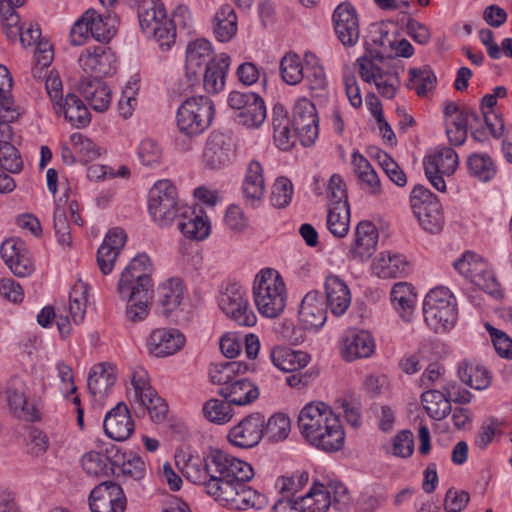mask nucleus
<instances>
[{"mask_svg":"<svg viewBox=\"0 0 512 512\" xmlns=\"http://www.w3.org/2000/svg\"><path fill=\"white\" fill-rule=\"evenodd\" d=\"M310 90H322L326 85V75L318 58L312 53L305 54V73Z\"/></svg>","mask_w":512,"mask_h":512,"instance_id":"57","label":"nucleus"},{"mask_svg":"<svg viewBox=\"0 0 512 512\" xmlns=\"http://www.w3.org/2000/svg\"><path fill=\"white\" fill-rule=\"evenodd\" d=\"M290 119L282 106H275L272 115L273 138L276 146L287 151L295 143L297 132L290 129Z\"/></svg>","mask_w":512,"mask_h":512,"instance_id":"42","label":"nucleus"},{"mask_svg":"<svg viewBox=\"0 0 512 512\" xmlns=\"http://www.w3.org/2000/svg\"><path fill=\"white\" fill-rule=\"evenodd\" d=\"M350 224V210L348 203L328 207L327 228L332 235L342 238L347 235Z\"/></svg>","mask_w":512,"mask_h":512,"instance_id":"52","label":"nucleus"},{"mask_svg":"<svg viewBox=\"0 0 512 512\" xmlns=\"http://www.w3.org/2000/svg\"><path fill=\"white\" fill-rule=\"evenodd\" d=\"M213 49L206 39H196L189 42L186 47L185 75L191 84L200 80L207 65L212 63Z\"/></svg>","mask_w":512,"mask_h":512,"instance_id":"20","label":"nucleus"},{"mask_svg":"<svg viewBox=\"0 0 512 512\" xmlns=\"http://www.w3.org/2000/svg\"><path fill=\"white\" fill-rule=\"evenodd\" d=\"M280 74L284 82L296 85L304 78V67L300 57L294 52L286 53L280 61Z\"/></svg>","mask_w":512,"mask_h":512,"instance_id":"55","label":"nucleus"},{"mask_svg":"<svg viewBox=\"0 0 512 512\" xmlns=\"http://www.w3.org/2000/svg\"><path fill=\"white\" fill-rule=\"evenodd\" d=\"M485 328L490 334L492 343L497 354L506 359H512V340L503 331L494 328L491 324L485 323Z\"/></svg>","mask_w":512,"mask_h":512,"instance_id":"64","label":"nucleus"},{"mask_svg":"<svg viewBox=\"0 0 512 512\" xmlns=\"http://www.w3.org/2000/svg\"><path fill=\"white\" fill-rule=\"evenodd\" d=\"M409 82L407 87L415 89L418 96L423 97L435 88L436 76L428 66L423 68H411L409 70Z\"/></svg>","mask_w":512,"mask_h":512,"instance_id":"53","label":"nucleus"},{"mask_svg":"<svg viewBox=\"0 0 512 512\" xmlns=\"http://www.w3.org/2000/svg\"><path fill=\"white\" fill-rule=\"evenodd\" d=\"M91 512H124L127 499L122 487L113 481H104L89 494Z\"/></svg>","mask_w":512,"mask_h":512,"instance_id":"17","label":"nucleus"},{"mask_svg":"<svg viewBox=\"0 0 512 512\" xmlns=\"http://www.w3.org/2000/svg\"><path fill=\"white\" fill-rule=\"evenodd\" d=\"M308 473L297 471L291 476H282L276 481V488L281 496L291 497L308 482Z\"/></svg>","mask_w":512,"mask_h":512,"instance_id":"63","label":"nucleus"},{"mask_svg":"<svg viewBox=\"0 0 512 512\" xmlns=\"http://www.w3.org/2000/svg\"><path fill=\"white\" fill-rule=\"evenodd\" d=\"M228 105L238 111L235 120L247 128H258L266 119L264 100L256 93L232 91L228 96Z\"/></svg>","mask_w":512,"mask_h":512,"instance_id":"14","label":"nucleus"},{"mask_svg":"<svg viewBox=\"0 0 512 512\" xmlns=\"http://www.w3.org/2000/svg\"><path fill=\"white\" fill-rule=\"evenodd\" d=\"M290 426V419L286 415L274 414L268 419L266 425L264 424V436L271 442L282 441L288 437Z\"/></svg>","mask_w":512,"mask_h":512,"instance_id":"56","label":"nucleus"},{"mask_svg":"<svg viewBox=\"0 0 512 512\" xmlns=\"http://www.w3.org/2000/svg\"><path fill=\"white\" fill-rule=\"evenodd\" d=\"M271 360L279 370L293 373L304 368L309 363L310 357L303 351L276 347L271 351Z\"/></svg>","mask_w":512,"mask_h":512,"instance_id":"44","label":"nucleus"},{"mask_svg":"<svg viewBox=\"0 0 512 512\" xmlns=\"http://www.w3.org/2000/svg\"><path fill=\"white\" fill-rule=\"evenodd\" d=\"M357 63L362 80L373 82L382 97L392 99L396 95L400 88V74L404 71L401 60L376 54L371 58L362 56Z\"/></svg>","mask_w":512,"mask_h":512,"instance_id":"5","label":"nucleus"},{"mask_svg":"<svg viewBox=\"0 0 512 512\" xmlns=\"http://www.w3.org/2000/svg\"><path fill=\"white\" fill-rule=\"evenodd\" d=\"M131 385L133 391H128L129 399L144 407L153 421H163L168 412V406L164 400L158 396L155 389L151 387L149 376L145 369L137 367L133 370Z\"/></svg>","mask_w":512,"mask_h":512,"instance_id":"11","label":"nucleus"},{"mask_svg":"<svg viewBox=\"0 0 512 512\" xmlns=\"http://www.w3.org/2000/svg\"><path fill=\"white\" fill-rule=\"evenodd\" d=\"M118 450L115 446L106 449L102 454L97 451H90L82 457V468L90 476L106 477L110 472H114V465H119Z\"/></svg>","mask_w":512,"mask_h":512,"instance_id":"32","label":"nucleus"},{"mask_svg":"<svg viewBox=\"0 0 512 512\" xmlns=\"http://www.w3.org/2000/svg\"><path fill=\"white\" fill-rule=\"evenodd\" d=\"M318 122L314 104L307 98L299 99L293 108L292 123L303 146H311L318 138Z\"/></svg>","mask_w":512,"mask_h":512,"instance_id":"18","label":"nucleus"},{"mask_svg":"<svg viewBox=\"0 0 512 512\" xmlns=\"http://www.w3.org/2000/svg\"><path fill=\"white\" fill-rule=\"evenodd\" d=\"M137 155L144 166L155 168L161 164L163 150L158 142L147 138L140 142L137 149Z\"/></svg>","mask_w":512,"mask_h":512,"instance_id":"60","label":"nucleus"},{"mask_svg":"<svg viewBox=\"0 0 512 512\" xmlns=\"http://www.w3.org/2000/svg\"><path fill=\"white\" fill-rule=\"evenodd\" d=\"M91 38L99 42H108L117 32L118 20L111 14L101 15L93 9L87 10Z\"/></svg>","mask_w":512,"mask_h":512,"instance_id":"45","label":"nucleus"},{"mask_svg":"<svg viewBox=\"0 0 512 512\" xmlns=\"http://www.w3.org/2000/svg\"><path fill=\"white\" fill-rule=\"evenodd\" d=\"M126 233L121 228H113L106 234L97 251V265L103 275L113 271L115 262L126 243Z\"/></svg>","mask_w":512,"mask_h":512,"instance_id":"24","label":"nucleus"},{"mask_svg":"<svg viewBox=\"0 0 512 512\" xmlns=\"http://www.w3.org/2000/svg\"><path fill=\"white\" fill-rule=\"evenodd\" d=\"M292 195V182L286 177H278L272 186L270 196L271 204L275 208H284L291 202Z\"/></svg>","mask_w":512,"mask_h":512,"instance_id":"62","label":"nucleus"},{"mask_svg":"<svg viewBox=\"0 0 512 512\" xmlns=\"http://www.w3.org/2000/svg\"><path fill=\"white\" fill-rule=\"evenodd\" d=\"M298 426L305 439L321 450L338 451L344 444L340 420L323 402L307 404L300 411Z\"/></svg>","mask_w":512,"mask_h":512,"instance_id":"3","label":"nucleus"},{"mask_svg":"<svg viewBox=\"0 0 512 512\" xmlns=\"http://www.w3.org/2000/svg\"><path fill=\"white\" fill-rule=\"evenodd\" d=\"M78 89L95 111L104 112L108 109L111 101V91L99 78L82 77Z\"/></svg>","mask_w":512,"mask_h":512,"instance_id":"31","label":"nucleus"},{"mask_svg":"<svg viewBox=\"0 0 512 512\" xmlns=\"http://www.w3.org/2000/svg\"><path fill=\"white\" fill-rule=\"evenodd\" d=\"M185 343V337L176 329H155L150 334L147 346L156 357H166L179 351Z\"/></svg>","mask_w":512,"mask_h":512,"instance_id":"29","label":"nucleus"},{"mask_svg":"<svg viewBox=\"0 0 512 512\" xmlns=\"http://www.w3.org/2000/svg\"><path fill=\"white\" fill-rule=\"evenodd\" d=\"M458 163V155L452 148H438L424 158L425 176L436 190L445 192L444 176H451L457 169Z\"/></svg>","mask_w":512,"mask_h":512,"instance_id":"15","label":"nucleus"},{"mask_svg":"<svg viewBox=\"0 0 512 512\" xmlns=\"http://www.w3.org/2000/svg\"><path fill=\"white\" fill-rule=\"evenodd\" d=\"M375 350V342L368 331L350 330L341 342V355L346 361L368 358Z\"/></svg>","mask_w":512,"mask_h":512,"instance_id":"28","label":"nucleus"},{"mask_svg":"<svg viewBox=\"0 0 512 512\" xmlns=\"http://www.w3.org/2000/svg\"><path fill=\"white\" fill-rule=\"evenodd\" d=\"M352 165L360 188L370 195H379L381 193L380 180L369 161L360 153L354 152Z\"/></svg>","mask_w":512,"mask_h":512,"instance_id":"43","label":"nucleus"},{"mask_svg":"<svg viewBox=\"0 0 512 512\" xmlns=\"http://www.w3.org/2000/svg\"><path fill=\"white\" fill-rule=\"evenodd\" d=\"M469 174L481 182L490 181L496 174V167L487 154H472L467 160Z\"/></svg>","mask_w":512,"mask_h":512,"instance_id":"54","label":"nucleus"},{"mask_svg":"<svg viewBox=\"0 0 512 512\" xmlns=\"http://www.w3.org/2000/svg\"><path fill=\"white\" fill-rule=\"evenodd\" d=\"M178 229L187 238L191 240H204L210 234V221L204 215L202 210L196 212L195 210L187 213H181V218L178 222Z\"/></svg>","mask_w":512,"mask_h":512,"instance_id":"41","label":"nucleus"},{"mask_svg":"<svg viewBox=\"0 0 512 512\" xmlns=\"http://www.w3.org/2000/svg\"><path fill=\"white\" fill-rule=\"evenodd\" d=\"M453 265L461 275L487 294L494 297L501 295L499 283L487 263L480 256L468 251Z\"/></svg>","mask_w":512,"mask_h":512,"instance_id":"13","label":"nucleus"},{"mask_svg":"<svg viewBox=\"0 0 512 512\" xmlns=\"http://www.w3.org/2000/svg\"><path fill=\"white\" fill-rule=\"evenodd\" d=\"M253 300L258 312L266 318H276L286 306L287 292L284 280L274 269L261 270L253 283Z\"/></svg>","mask_w":512,"mask_h":512,"instance_id":"6","label":"nucleus"},{"mask_svg":"<svg viewBox=\"0 0 512 512\" xmlns=\"http://www.w3.org/2000/svg\"><path fill=\"white\" fill-rule=\"evenodd\" d=\"M116 380V368L110 363H100L91 368L87 386L93 397L103 399L108 395Z\"/></svg>","mask_w":512,"mask_h":512,"instance_id":"33","label":"nucleus"},{"mask_svg":"<svg viewBox=\"0 0 512 512\" xmlns=\"http://www.w3.org/2000/svg\"><path fill=\"white\" fill-rule=\"evenodd\" d=\"M390 296L393 307L403 318L408 319L416 303L413 286L406 282L396 283L391 289Z\"/></svg>","mask_w":512,"mask_h":512,"instance_id":"48","label":"nucleus"},{"mask_svg":"<svg viewBox=\"0 0 512 512\" xmlns=\"http://www.w3.org/2000/svg\"><path fill=\"white\" fill-rule=\"evenodd\" d=\"M233 142L229 134L213 131L208 136L202 154L206 168L218 170L227 167L232 161Z\"/></svg>","mask_w":512,"mask_h":512,"instance_id":"19","label":"nucleus"},{"mask_svg":"<svg viewBox=\"0 0 512 512\" xmlns=\"http://www.w3.org/2000/svg\"><path fill=\"white\" fill-rule=\"evenodd\" d=\"M334 29L339 41L346 47L354 46L360 36L359 21L355 8L341 3L333 13Z\"/></svg>","mask_w":512,"mask_h":512,"instance_id":"23","label":"nucleus"},{"mask_svg":"<svg viewBox=\"0 0 512 512\" xmlns=\"http://www.w3.org/2000/svg\"><path fill=\"white\" fill-rule=\"evenodd\" d=\"M118 458L120 459L119 465H114V467H120L122 476L126 480L140 481L146 475V465L144 461L139 456L119 454Z\"/></svg>","mask_w":512,"mask_h":512,"instance_id":"58","label":"nucleus"},{"mask_svg":"<svg viewBox=\"0 0 512 512\" xmlns=\"http://www.w3.org/2000/svg\"><path fill=\"white\" fill-rule=\"evenodd\" d=\"M213 32L220 42L230 41L237 32V16L234 9L228 5H222L213 19Z\"/></svg>","mask_w":512,"mask_h":512,"instance_id":"46","label":"nucleus"},{"mask_svg":"<svg viewBox=\"0 0 512 512\" xmlns=\"http://www.w3.org/2000/svg\"><path fill=\"white\" fill-rule=\"evenodd\" d=\"M458 376L466 385L476 390H483L491 384L490 372L479 364L463 363L458 368Z\"/></svg>","mask_w":512,"mask_h":512,"instance_id":"50","label":"nucleus"},{"mask_svg":"<svg viewBox=\"0 0 512 512\" xmlns=\"http://www.w3.org/2000/svg\"><path fill=\"white\" fill-rule=\"evenodd\" d=\"M56 113H63L66 120L77 128L89 125L91 115L83 101L73 93H68L65 98L54 107Z\"/></svg>","mask_w":512,"mask_h":512,"instance_id":"40","label":"nucleus"},{"mask_svg":"<svg viewBox=\"0 0 512 512\" xmlns=\"http://www.w3.org/2000/svg\"><path fill=\"white\" fill-rule=\"evenodd\" d=\"M247 370V365L238 361H225L212 364L209 377L213 384L221 387L228 386L241 372Z\"/></svg>","mask_w":512,"mask_h":512,"instance_id":"51","label":"nucleus"},{"mask_svg":"<svg viewBox=\"0 0 512 512\" xmlns=\"http://www.w3.org/2000/svg\"><path fill=\"white\" fill-rule=\"evenodd\" d=\"M327 319V305L319 291L308 292L301 301L299 321L307 330L321 328Z\"/></svg>","mask_w":512,"mask_h":512,"instance_id":"25","label":"nucleus"},{"mask_svg":"<svg viewBox=\"0 0 512 512\" xmlns=\"http://www.w3.org/2000/svg\"><path fill=\"white\" fill-rule=\"evenodd\" d=\"M302 512H327L332 505L331 492L322 484L314 485L310 491L299 498Z\"/></svg>","mask_w":512,"mask_h":512,"instance_id":"49","label":"nucleus"},{"mask_svg":"<svg viewBox=\"0 0 512 512\" xmlns=\"http://www.w3.org/2000/svg\"><path fill=\"white\" fill-rule=\"evenodd\" d=\"M203 414L210 422L224 424L232 418L233 410L227 401L210 399L203 406Z\"/></svg>","mask_w":512,"mask_h":512,"instance_id":"59","label":"nucleus"},{"mask_svg":"<svg viewBox=\"0 0 512 512\" xmlns=\"http://www.w3.org/2000/svg\"><path fill=\"white\" fill-rule=\"evenodd\" d=\"M149 211L159 226H168L179 215L176 187L169 180H160L149 192Z\"/></svg>","mask_w":512,"mask_h":512,"instance_id":"12","label":"nucleus"},{"mask_svg":"<svg viewBox=\"0 0 512 512\" xmlns=\"http://www.w3.org/2000/svg\"><path fill=\"white\" fill-rule=\"evenodd\" d=\"M230 66V57L222 53L212 60L210 65L201 75L203 77V87L210 94H217L225 87L226 75Z\"/></svg>","mask_w":512,"mask_h":512,"instance_id":"39","label":"nucleus"},{"mask_svg":"<svg viewBox=\"0 0 512 512\" xmlns=\"http://www.w3.org/2000/svg\"><path fill=\"white\" fill-rule=\"evenodd\" d=\"M183 284L178 278L163 282L158 287V302L165 314H169L180 305L183 299Z\"/></svg>","mask_w":512,"mask_h":512,"instance_id":"47","label":"nucleus"},{"mask_svg":"<svg viewBox=\"0 0 512 512\" xmlns=\"http://www.w3.org/2000/svg\"><path fill=\"white\" fill-rule=\"evenodd\" d=\"M214 115V103L209 97H190L177 110L176 126L181 134L196 137L210 127Z\"/></svg>","mask_w":512,"mask_h":512,"instance_id":"8","label":"nucleus"},{"mask_svg":"<svg viewBox=\"0 0 512 512\" xmlns=\"http://www.w3.org/2000/svg\"><path fill=\"white\" fill-rule=\"evenodd\" d=\"M455 386H444L443 391L427 390L421 395V402L427 414L435 420L444 419L451 411L452 390Z\"/></svg>","mask_w":512,"mask_h":512,"instance_id":"36","label":"nucleus"},{"mask_svg":"<svg viewBox=\"0 0 512 512\" xmlns=\"http://www.w3.org/2000/svg\"><path fill=\"white\" fill-rule=\"evenodd\" d=\"M138 19L144 34L153 37L161 48L175 42V23L167 16L161 0H139Z\"/></svg>","mask_w":512,"mask_h":512,"instance_id":"7","label":"nucleus"},{"mask_svg":"<svg viewBox=\"0 0 512 512\" xmlns=\"http://www.w3.org/2000/svg\"><path fill=\"white\" fill-rule=\"evenodd\" d=\"M0 254L11 272L18 277L30 275L34 266L25 243L17 238L5 240L0 247Z\"/></svg>","mask_w":512,"mask_h":512,"instance_id":"22","label":"nucleus"},{"mask_svg":"<svg viewBox=\"0 0 512 512\" xmlns=\"http://www.w3.org/2000/svg\"><path fill=\"white\" fill-rule=\"evenodd\" d=\"M181 471L229 509L245 510L262 504V496L246 485L254 477L252 466L222 450L210 449L203 458L189 456Z\"/></svg>","mask_w":512,"mask_h":512,"instance_id":"1","label":"nucleus"},{"mask_svg":"<svg viewBox=\"0 0 512 512\" xmlns=\"http://www.w3.org/2000/svg\"><path fill=\"white\" fill-rule=\"evenodd\" d=\"M378 237V230L373 223L369 221L359 222L348 257L360 262L368 260L376 251Z\"/></svg>","mask_w":512,"mask_h":512,"instance_id":"26","label":"nucleus"},{"mask_svg":"<svg viewBox=\"0 0 512 512\" xmlns=\"http://www.w3.org/2000/svg\"><path fill=\"white\" fill-rule=\"evenodd\" d=\"M242 191L246 204L256 207L262 201L265 194V184L263 169L259 162L251 161L248 164Z\"/></svg>","mask_w":512,"mask_h":512,"instance_id":"35","label":"nucleus"},{"mask_svg":"<svg viewBox=\"0 0 512 512\" xmlns=\"http://www.w3.org/2000/svg\"><path fill=\"white\" fill-rule=\"evenodd\" d=\"M112 57V54L105 47L98 46L93 50L86 49L83 51L79 56L78 62L86 73L95 74L94 77L99 78L111 72Z\"/></svg>","mask_w":512,"mask_h":512,"instance_id":"37","label":"nucleus"},{"mask_svg":"<svg viewBox=\"0 0 512 512\" xmlns=\"http://www.w3.org/2000/svg\"><path fill=\"white\" fill-rule=\"evenodd\" d=\"M409 268L406 258L389 251L381 252L372 263L373 273L383 279L402 277Z\"/></svg>","mask_w":512,"mask_h":512,"instance_id":"34","label":"nucleus"},{"mask_svg":"<svg viewBox=\"0 0 512 512\" xmlns=\"http://www.w3.org/2000/svg\"><path fill=\"white\" fill-rule=\"evenodd\" d=\"M411 208L421 227L432 234L442 230L444 216L438 198L422 185H416L410 196Z\"/></svg>","mask_w":512,"mask_h":512,"instance_id":"10","label":"nucleus"},{"mask_svg":"<svg viewBox=\"0 0 512 512\" xmlns=\"http://www.w3.org/2000/svg\"><path fill=\"white\" fill-rule=\"evenodd\" d=\"M152 272L151 259L142 253L136 255L120 275L117 293L127 302L126 317L133 323L143 321L149 314L154 295Z\"/></svg>","mask_w":512,"mask_h":512,"instance_id":"2","label":"nucleus"},{"mask_svg":"<svg viewBox=\"0 0 512 512\" xmlns=\"http://www.w3.org/2000/svg\"><path fill=\"white\" fill-rule=\"evenodd\" d=\"M0 167L12 174H18L23 169V160L19 151L5 140L0 142Z\"/></svg>","mask_w":512,"mask_h":512,"instance_id":"61","label":"nucleus"},{"mask_svg":"<svg viewBox=\"0 0 512 512\" xmlns=\"http://www.w3.org/2000/svg\"><path fill=\"white\" fill-rule=\"evenodd\" d=\"M219 394L230 404L243 406L259 396L258 388L249 380L237 377L228 386L221 387Z\"/></svg>","mask_w":512,"mask_h":512,"instance_id":"38","label":"nucleus"},{"mask_svg":"<svg viewBox=\"0 0 512 512\" xmlns=\"http://www.w3.org/2000/svg\"><path fill=\"white\" fill-rule=\"evenodd\" d=\"M326 305L334 316L343 315L351 303V293L347 284L337 275L325 278Z\"/></svg>","mask_w":512,"mask_h":512,"instance_id":"30","label":"nucleus"},{"mask_svg":"<svg viewBox=\"0 0 512 512\" xmlns=\"http://www.w3.org/2000/svg\"><path fill=\"white\" fill-rule=\"evenodd\" d=\"M103 428L106 435L115 441H124L132 434L134 422L126 404L118 403L106 414Z\"/></svg>","mask_w":512,"mask_h":512,"instance_id":"27","label":"nucleus"},{"mask_svg":"<svg viewBox=\"0 0 512 512\" xmlns=\"http://www.w3.org/2000/svg\"><path fill=\"white\" fill-rule=\"evenodd\" d=\"M47 389L43 375H33L27 380L14 376L7 387L8 403L13 413L26 421L40 420L41 398Z\"/></svg>","mask_w":512,"mask_h":512,"instance_id":"4","label":"nucleus"},{"mask_svg":"<svg viewBox=\"0 0 512 512\" xmlns=\"http://www.w3.org/2000/svg\"><path fill=\"white\" fill-rule=\"evenodd\" d=\"M425 323L436 333L450 330L457 320L455 298L448 288L430 290L423 301Z\"/></svg>","mask_w":512,"mask_h":512,"instance_id":"9","label":"nucleus"},{"mask_svg":"<svg viewBox=\"0 0 512 512\" xmlns=\"http://www.w3.org/2000/svg\"><path fill=\"white\" fill-rule=\"evenodd\" d=\"M221 310L238 325L251 327L256 323V315L249 306L244 291L237 284L228 286L221 295Z\"/></svg>","mask_w":512,"mask_h":512,"instance_id":"16","label":"nucleus"},{"mask_svg":"<svg viewBox=\"0 0 512 512\" xmlns=\"http://www.w3.org/2000/svg\"><path fill=\"white\" fill-rule=\"evenodd\" d=\"M264 423L265 419L262 414H250L230 429L228 439L235 446L251 448L257 445L264 436Z\"/></svg>","mask_w":512,"mask_h":512,"instance_id":"21","label":"nucleus"}]
</instances>
